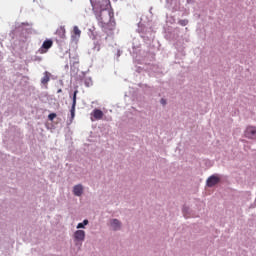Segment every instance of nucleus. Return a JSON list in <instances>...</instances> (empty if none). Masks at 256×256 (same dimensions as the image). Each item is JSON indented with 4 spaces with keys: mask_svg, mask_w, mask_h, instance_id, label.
<instances>
[{
    "mask_svg": "<svg viewBox=\"0 0 256 256\" xmlns=\"http://www.w3.org/2000/svg\"><path fill=\"white\" fill-rule=\"evenodd\" d=\"M90 3L95 11L107 12L111 1L109 0H90Z\"/></svg>",
    "mask_w": 256,
    "mask_h": 256,
    "instance_id": "obj_1",
    "label": "nucleus"
},
{
    "mask_svg": "<svg viewBox=\"0 0 256 256\" xmlns=\"http://www.w3.org/2000/svg\"><path fill=\"white\" fill-rule=\"evenodd\" d=\"M96 19L101 27V25H104V23H108L111 21V19H113V14L111 11L100 12L99 15L96 16Z\"/></svg>",
    "mask_w": 256,
    "mask_h": 256,
    "instance_id": "obj_2",
    "label": "nucleus"
},
{
    "mask_svg": "<svg viewBox=\"0 0 256 256\" xmlns=\"http://www.w3.org/2000/svg\"><path fill=\"white\" fill-rule=\"evenodd\" d=\"M101 29L104 33H106L107 37L113 35V31H115V22L114 21H108L104 24H102Z\"/></svg>",
    "mask_w": 256,
    "mask_h": 256,
    "instance_id": "obj_3",
    "label": "nucleus"
},
{
    "mask_svg": "<svg viewBox=\"0 0 256 256\" xmlns=\"http://www.w3.org/2000/svg\"><path fill=\"white\" fill-rule=\"evenodd\" d=\"M74 241L75 243H83L85 241V231L77 230L74 232Z\"/></svg>",
    "mask_w": 256,
    "mask_h": 256,
    "instance_id": "obj_4",
    "label": "nucleus"
},
{
    "mask_svg": "<svg viewBox=\"0 0 256 256\" xmlns=\"http://www.w3.org/2000/svg\"><path fill=\"white\" fill-rule=\"evenodd\" d=\"M52 47H53V40H45L41 48L39 49V53L41 54L47 53V51H49V49H51Z\"/></svg>",
    "mask_w": 256,
    "mask_h": 256,
    "instance_id": "obj_5",
    "label": "nucleus"
},
{
    "mask_svg": "<svg viewBox=\"0 0 256 256\" xmlns=\"http://www.w3.org/2000/svg\"><path fill=\"white\" fill-rule=\"evenodd\" d=\"M245 137L248 139H256V127L248 126L245 130Z\"/></svg>",
    "mask_w": 256,
    "mask_h": 256,
    "instance_id": "obj_6",
    "label": "nucleus"
},
{
    "mask_svg": "<svg viewBox=\"0 0 256 256\" xmlns=\"http://www.w3.org/2000/svg\"><path fill=\"white\" fill-rule=\"evenodd\" d=\"M77 93H79V91L75 90L74 94H73V98H72V107L70 110L71 113V119H75V107H77Z\"/></svg>",
    "mask_w": 256,
    "mask_h": 256,
    "instance_id": "obj_7",
    "label": "nucleus"
},
{
    "mask_svg": "<svg viewBox=\"0 0 256 256\" xmlns=\"http://www.w3.org/2000/svg\"><path fill=\"white\" fill-rule=\"evenodd\" d=\"M219 181H221V179L218 176L212 175L207 179L206 183L208 187H215Z\"/></svg>",
    "mask_w": 256,
    "mask_h": 256,
    "instance_id": "obj_8",
    "label": "nucleus"
},
{
    "mask_svg": "<svg viewBox=\"0 0 256 256\" xmlns=\"http://www.w3.org/2000/svg\"><path fill=\"white\" fill-rule=\"evenodd\" d=\"M73 194L76 197H81L83 195V185L81 184L75 185L73 188Z\"/></svg>",
    "mask_w": 256,
    "mask_h": 256,
    "instance_id": "obj_9",
    "label": "nucleus"
},
{
    "mask_svg": "<svg viewBox=\"0 0 256 256\" xmlns=\"http://www.w3.org/2000/svg\"><path fill=\"white\" fill-rule=\"evenodd\" d=\"M110 225L114 231L121 229V222L117 219L111 220Z\"/></svg>",
    "mask_w": 256,
    "mask_h": 256,
    "instance_id": "obj_10",
    "label": "nucleus"
},
{
    "mask_svg": "<svg viewBox=\"0 0 256 256\" xmlns=\"http://www.w3.org/2000/svg\"><path fill=\"white\" fill-rule=\"evenodd\" d=\"M94 119H96V121H100V119H103V111L99 110V109H95L92 113Z\"/></svg>",
    "mask_w": 256,
    "mask_h": 256,
    "instance_id": "obj_11",
    "label": "nucleus"
},
{
    "mask_svg": "<svg viewBox=\"0 0 256 256\" xmlns=\"http://www.w3.org/2000/svg\"><path fill=\"white\" fill-rule=\"evenodd\" d=\"M49 81H51V73L49 72H44V77H42L41 79V83L42 85H47V83H49Z\"/></svg>",
    "mask_w": 256,
    "mask_h": 256,
    "instance_id": "obj_12",
    "label": "nucleus"
},
{
    "mask_svg": "<svg viewBox=\"0 0 256 256\" xmlns=\"http://www.w3.org/2000/svg\"><path fill=\"white\" fill-rule=\"evenodd\" d=\"M56 35H58V37H60V39H65V28H64V26H60L56 30Z\"/></svg>",
    "mask_w": 256,
    "mask_h": 256,
    "instance_id": "obj_13",
    "label": "nucleus"
},
{
    "mask_svg": "<svg viewBox=\"0 0 256 256\" xmlns=\"http://www.w3.org/2000/svg\"><path fill=\"white\" fill-rule=\"evenodd\" d=\"M73 32L76 37H81V30L79 29V27L74 26Z\"/></svg>",
    "mask_w": 256,
    "mask_h": 256,
    "instance_id": "obj_14",
    "label": "nucleus"
},
{
    "mask_svg": "<svg viewBox=\"0 0 256 256\" xmlns=\"http://www.w3.org/2000/svg\"><path fill=\"white\" fill-rule=\"evenodd\" d=\"M178 23H179V25H181L182 27H186V25H189V20H187V19L179 20Z\"/></svg>",
    "mask_w": 256,
    "mask_h": 256,
    "instance_id": "obj_15",
    "label": "nucleus"
},
{
    "mask_svg": "<svg viewBox=\"0 0 256 256\" xmlns=\"http://www.w3.org/2000/svg\"><path fill=\"white\" fill-rule=\"evenodd\" d=\"M55 117H57V114H55V113H51L48 115L49 121H53V119H55Z\"/></svg>",
    "mask_w": 256,
    "mask_h": 256,
    "instance_id": "obj_16",
    "label": "nucleus"
},
{
    "mask_svg": "<svg viewBox=\"0 0 256 256\" xmlns=\"http://www.w3.org/2000/svg\"><path fill=\"white\" fill-rule=\"evenodd\" d=\"M77 229H85V226L83 225V223H78Z\"/></svg>",
    "mask_w": 256,
    "mask_h": 256,
    "instance_id": "obj_17",
    "label": "nucleus"
},
{
    "mask_svg": "<svg viewBox=\"0 0 256 256\" xmlns=\"http://www.w3.org/2000/svg\"><path fill=\"white\" fill-rule=\"evenodd\" d=\"M82 225H89V220H84L83 222H82Z\"/></svg>",
    "mask_w": 256,
    "mask_h": 256,
    "instance_id": "obj_18",
    "label": "nucleus"
},
{
    "mask_svg": "<svg viewBox=\"0 0 256 256\" xmlns=\"http://www.w3.org/2000/svg\"><path fill=\"white\" fill-rule=\"evenodd\" d=\"M161 103H162V105H166V104H167V102L165 101V99H161Z\"/></svg>",
    "mask_w": 256,
    "mask_h": 256,
    "instance_id": "obj_19",
    "label": "nucleus"
},
{
    "mask_svg": "<svg viewBox=\"0 0 256 256\" xmlns=\"http://www.w3.org/2000/svg\"><path fill=\"white\" fill-rule=\"evenodd\" d=\"M57 93H63V90H62V89H59V90L57 91Z\"/></svg>",
    "mask_w": 256,
    "mask_h": 256,
    "instance_id": "obj_20",
    "label": "nucleus"
},
{
    "mask_svg": "<svg viewBox=\"0 0 256 256\" xmlns=\"http://www.w3.org/2000/svg\"><path fill=\"white\" fill-rule=\"evenodd\" d=\"M86 87H89V84H87V82H86Z\"/></svg>",
    "mask_w": 256,
    "mask_h": 256,
    "instance_id": "obj_21",
    "label": "nucleus"
}]
</instances>
